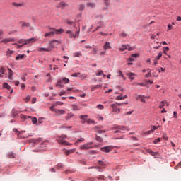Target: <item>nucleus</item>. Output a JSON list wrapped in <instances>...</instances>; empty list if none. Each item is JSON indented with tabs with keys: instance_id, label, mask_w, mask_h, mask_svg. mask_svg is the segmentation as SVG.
<instances>
[{
	"instance_id": "5fc2aeb1",
	"label": "nucleus",
	"mask_w": 181,
	"mask_h": 181,
	"mask_svg": "<svg viewBox=\"0 0 181 181\" xmlns=\"http://www.w3.org/2000/svg\"><path fill=\"white\" fill-rule=\"evenodd\" d=\"M98 163H99L100 166H105V163H104L103 161L99 160L98 161Z\"/></svg>"
},
{
	"instance_id": "412c9836",
	"label": "nucleus",
	"mask_w": 181,
	"mask_h": 181,
	"mask_svg": "<svg viewBox=\"0 0 181 181\" xmlns=\"http://www.w3.org/2000/svg\"><path fill=\"white\" fill-rule=\"evenodd\" d=\"M127 76H128L130 80H134L135 78H134V76H135V74L132 73V72H129L127 74Z\"/></svg>"
},
{
	"instance_id": "69168bd1",
	"label": "nucleus",
	"mask_w": 181,
	"mask_h": 181,
	"mask_svg": "<svg viewBox=\"0 0 181 181\" xmlns=\"http://www.w3.org/2000/svg\"><path fill=\"white\" fill-rule=\"evenodd\" d=\"M139 55L138 54H132V57H134L135 59H136V57H138Z\"/></svg>"
},
{
	"instance_id": "e2e57ef3",
	"label": "nucleus",
	"mask_w": 181,
	"mask_h": 181,
	"mask_svg": "<svg viewBox=\"0 0 181 181\" xmlns=\"http://www.w3.org/2000/svg\"><path fill=\"white\" fill-rule=\"evenodd\" d=\"M0 73H1L2 74H5V69L4 68H1Z\"/></svg>"
},
{
	"instance_id": "c03bdc74",
	"label": "nucleus",
	"mask_w": 181,
	"mask_h": 181,
	"mask_svg": "<svg viewBox=\"0 0 181 181\" xmlns=\"http://www.w3.org/2000/svg\"><path fill=\"white\" fill-rule=\"evenodd\" d=\"M95 139L98 141V142H103V139L99 136H96Z\"/></svg>"
},
{
	"instance_id": "6e6552de",
	"label": "nucleus",
	"mask_w": 181,
	"mask_h": 181,
	"mask_svg": "<svg viewBox=\"0 0 181 181\" xmlns=\"http://www.w3.org/2000/svg\"><path fill=\"white\" fill-rule=\"evenodd\" d=\"M13 132H16V135L18 136V138H19L20 139H25V138H28L25 137L23 136H22V134H23V132H26V131H18V129H13Z\"/></svg>"
},
{
	"instance_id": "09e8293b",
	"label": "nucleus",
	"mask_w": 181,
	"mask_h": 181,
	"mask_svg": "<svg viewBox=\"0 0 181 181\" xmlns=\"http://www.w3.org/2000/svg\"><path fill=\"white\" fill-rule=\"evenodd\" d=\"M158 60H159V54H158L156 57V60L154 61V66H156V64H158Z\"/></svg>"
},
{
	"instance_id": "f8f14e48",
	"label": "nucleus",
	"mask_w": 181,
	"mask_h": 181,
	"mask_svg": "<svg viewBox=\"0 0 181 181\" xmlns=\"http://www.w3.org/2000/svg\"><path fill=\"white\" fill-rule=\"evenodd\" d=\"M110 107L112 108L113 112H116V114H119V112H121V110L117 107V105L112 104Z\"/></svg>"
},
{
	"instance_id": "a18cd8bd",
	"label": "nucleus",
	"mask_w": 181,
	"mask_h": 181,
	"mask_svg": "<svg viewBox=\"0 0 181 181\" xmlns=\"http://www.w3.org/2000/svg\"><path fill=\"white\" fill-rule=\"evenodd\" d=\"M13 45H16L17 49H21V48L23 47V45H18V43H14Z\"/></svg>"
},
{
	"instance_id": "a878e982",
	"label": "nucleus",
	"mask_w": 181,
	"mask_h": 181,
	"mask_svg": "<svg viewBox=\"0 0 181 181\" xmlns=\"http://www.w3.org/2000/svg\"><path fill=\"white\" fill-rule=\"evenodd\" d=\"M25 54H18L16 57V60H23Z\"/></svg>"
},
{
	"instance_id": "58836bf2",
	"label": "nucleus",
	"mask_w": 181,
	"mask_h": 181,
	"mask_svg": "<svg viewBox=\"0 0 181 181\" xmlns=\"http://www.w3.org/2000/svg\"><path fill=\"white\" fill-rule=\"evenodd\" d=\"M8 158H11L12 159H13L15 158V154L13 153V152H10L8 153Z\"/></svg>"
},
{
	"instance_id": "0e129e2a",
	"label": "nucleus",
	"mask_w": 181,
	"mask_h": 181,
	"mask_svg": "<svg viewBox=\"0 0 181 181\" xmlns=\"http://www.w3.org/2000/svg\"><path fill=\"white\" fill-rule=\"evenodd\" d=\"M80 56H81V53L80 52H76L75 54V57H80Z\"/></svg>"
},
{
	"instance_id": "1a4fd4ad",
	"label": "nucleus",
	"mask_w": 181,
	"mask_h": 181,
	"mask_svg": "<svg viewBox=\"0 0 181 181\" xmlns=\"http://www.w3.org/2000/svg\"><path fill=\"white\" fill-rule=\"evenodd\" d=\"M115 129H117L116 131H114L115 134H118L119 131H127L128 129V127H124V126H115Z\"/></svg>"
},
{
	"instance_id": "774afa93",
	"label": "nucleus",
	"mask_w": 181,
	"mask_h": 181,
	"mask_svg": "<svg viewBox=\"0 0 181 181\" xmlns=\"http://www.w3.org/2000/svg\"><path fill=\"white\" fill-rule=\"evenodd\" d=\"M55 104H57V105H63V102L58 101Z\"/></svg>"
},
{
	"instance_id": "de8ad7c7",
	"label": "nucleus",
	"mask_w": 181,
	"mask_h": 181,
	"mask_svg": "<svg viewBox=\"0 0 181 181\" xmlns=\"http://www.w3.org/2000/svg\"><path fill=\"white\" fill-rule=\"evenodd\" d=\"M163 139H164V141H168V136H166V134L164 132H163Z\"/></svg>"
},
{
	"instance_id": "37998d69",
	"label": "nucleus",
	"mask_w": 181,
	"mask_h": 181,
	"mask_svg": "<svg viewBox=\"0 0 181 181\" xmlns=\"http://www.w3.org/2000/svg\"><path fill=\"white\" fill-rule=\"evenodd\" d=\"M98 110H104V105L99 104L97 105Z\"/></svg>"
},
{
	"instance_id": "6ab92c4d",
	"label": "nucleus",
	"mask_w": 181,
	"mask_h": 181,
	"mask_svg": "<svg viewBox=\"0 0 181 181\" xmlns=\"http://www.w3.org/2000/svg\"><path fill=\"white\" fill-rule=\"evenodd\" d=\"M111 49V43L107 42L105 43V45H103V49L104 50H108Z\"/></svg>"
},
{
	"instance_id": "4be33fe9",
	"label": "nucleus",
	"mask_w": 181,
	"mask_h": 181,
	"mask_svg": "<svg viewBox=\"0 0 181 181\" xmlns=\"http://www.w3.org/2000/svg\"><path fill=\"white\" fill-rule=\"evenodd\" d=\"M156 128H157L156 126H153V129L144 132V135H149V134H152V132H153V131H155V129H156Z\"/></svg>"
},
{
	"instance_id": "dca6fc26",
	"label": "nucleus",
	"mask_w": 181,
	"mask_h": 181,
	"mask_svg": "<svg viewBox=\"0 0 181 181\" xmlns=\"http://www.w3.org/2000/svg\"><path fill=\"white\" fill-rule=\"evenodd\" d=\"M9 42H15V38H5L1 41V43H9Z\"/></svg>"
},
{
	"instance_id": "b1692460",
	"label": "nucleus",
	"mask_w": 181,
	"mask_h": 181,
	"mask_svg": "<svg viewBox=\"0 0 181 181\" xmlns=\"http://www.w3.org/2000/svg\"><path fill=\"white\" fill-rule=\"evenodd\" d=\"M74 117V115L73 113H68L67 115L65 117V119L66 121H69L70 118H73Z\"/></svg>"
},
{
	"instance_id": "4d7b16f0",
	"label": "nucleus",
	"mask_w": 181,
	"mask_h": 181,
	"mask_svg": "<svg viewBox=\"0 0 181 181\" xmlns=\"http://www.w3.org/2000/svg\"><path fill=\"white\" fill-rule=\"evenodd\" d=\"M104 74V71H100L98 74H96V76H103Z\"/></svg>"
},
{
	"instance_id": "052dcab7",
	"label": "nucleus",
	"mask_w": 181,
	"mask_h": 181,
	"mask_svg": "<svg viewBox=\"0 0 181 181\" xmlns=\"http://www.w3.org/2000/svg\"><path fill=\"white\" fill-rule=\"evenodd\" d=\"M120 36H121L122 37H127V33H122L120 34Z\"/></svg>"
},
{
	"instance_id": "f704fd0d",
	"label": "nucleus",
	"mask_w": 181,
	"mask_h": 181,
	"mask_svg": "<svg viewBox=\"0 0 181 181\" xmlns=\"http://www.w3.org/2000/svg\"><path fill=\"white\" fill-rule=\"evenodd\" d=\"M57 105V104H55V103L52 105V106L49 107L50 111H53V112H56L57 109H54V107H56Z\"/></svg>"
},
{
	"instance_id": "7c9ffc66",
	"label": "nucleus",
	"mask_w": 181,
	"mask_h": 181,
	"mask_svg": "<svg viewBox=\"0 0 181 181\" xmlns=\"http://www.w3.org/2000/svg\"><path fill=\"white\" fill-rule=\"evenodd\" d=\"M73 111H80V107L76 105H72Z\"/></svg>"
},
{
	"instance_id": "473e14b6",
	"label": "nucleus",
	"mask_w": 181,
	"mask_h": 181,
	"mask_svg": "<svg viewBox=\"0 0 181 181\" xmlns=\"http://www.w3.org/2000/svg\"><path fill=\"white\" fill-rule=\"evenodd\" d=\"M28 118H31L33 124H36L37 122V119L31 116H28Z\"/></svg>"
},
{
	"instance_id": "6e6d98bb",
	"label": "nucleus",
	"mask_w": 181,
	"mask_h": 181,
	"mask_svg": "<svg viewBox=\"0 0 181 181\" xmlns=\"http://www.w3.org/2000/svg\"><path fill=\"white\" fill-rule=\"evenodd\" d=\"M169 30H172V25H170V24L168 25L167 32H169Z\"/></svg>"
},
{
	"instance_id": "79ce46f5",
	"label": "nucleus",
	"mask_w": 181,
	"mask_h": 181,
	"mask_svg": "<svg viewBox=\"0 0 181 181\" xmlns=\"http://www.w3.org/2000/svg\"><path fill=\"white\" fill-rule=\"evenodd\" d=\"M79 142H84V138H81V139H78L77 141H76L75 145H78Z\"/></svg>"
},
{
	"instance_id": "39448f33",
	"label": "nucleus",
	"mask_w": 181,
	"mask_h": 181,
	"mask_svg": "<svg viewBox=\"0 0 181 181\" xmlns=\"http://www.w3.org/2000/svg\"><path fill=\"white\" fill-rule=\"evenodd\" d=\"M93 142H89L80 146V149L82 151H88V149H93Z\"/></svg>"
},
{
	"instance_id": "cd10ccee",
	"label": "nucleus",
	"mask_w": 181,
	"mask_h": 181,
	"mask_svg": "<svg viewBox=\"0 0 181 181\" xmlns=\"http://www.w3.org/2000/svg\"><path fill=\"white\" fill-rule=\"evenodd\" d=\"M88 77L87 74H83L79 76V78H81V80H86V78Z\"/></svg>"
},
{
	"instance_id": "c756f323",
	"label": "nucleus",
	"mask_w": 181,
	"mask_h": 181,
	"mask_svg": "<svg viewBox=\"0 0 181 181\" xmlns=\"http://www.w3.org/2000/svg\"><path fill=\"white\" fill-rule=\"evenodd\" d=\"M3 86L4 88H6V90H11V86H9L6 82L3 83Z\"/></svg>"
},
{
	"instance_id": "c9c22d12",
	"label": "nucleus",
	"mask_w": 181,
	"mask_h": 181,
	"mask_svg": "<svg viewBox=\"0 0 181 181\" xmlns=\"http://www.w3.org/2000/svg\"><path fill=\"white\" fill-rule=\"evenodd\" d=\"M86 8V6L84 4H79L78 5V9L79 11H84V8Z\"/></svg>"
},
{
	"instance_id": "ddd939ff",
	"label": "nucleus",
	"mask_w": 181,
	"mask_h": 181,
	"mask_svg": "<svg viewBox=\"0 0 181 181\" xmlns=\"http://www.w3.org/2000/svg\"><path fill=\"white\" fill-rule=\"evenodd\" d=\"M63 152L65 153V155H66V156H69V155H70L71 153H74V152H76V148H72L70 150L64 149Z\"/></svg>"
},
{
	"instance_id": "13d9d810",
	"label": "nucleus",
	"mask_w": 181,
	"mask_h": 181,
	"mask_svg": "<svg viewBox=\"0 0 181 181\" xmlns=\"http://www.w3.org/2000/svg\"><path fill=\"white\" fill-rule=\"evenodd\" d=\"M64 94H67V92L66 91H62L59 93V97H62V95H64Z\"/></svg>"
},
{
	"instance_id": "f257e3e1",
	"label": "nucleus",
	"mask_w": 181,
	"mask_h": 181,
	"mask_svg": "<svg viewBox=\"0 0 181 181\" xmlns=\"http://www.w3.org/2000/svg\"><path fill=\"white\" fill-rule=\"evenodd\" d=\"M49 30H52L49 33H46L44 36L45 37H52V36H54V35H62V33H64V30L63 28L56 29L54 28H49Z\"/></svg>"
},
{
	"instance_id": "aec40b11",
	"label": "nucleus",
	"mask_w": 181,
	"mask_h": 181,
	"mask_svg": "<svg viewBox=\"0 0 181 181\" xmlns=\"http://www.w3.org/2000/svg\"><path fill=\"white\" fill-rule=\"evenodd\" d=\"M52 49H50V47L49 48H43L40 47L38 48V52H51Z\"/></svg>"
},
{
	"instance_id": "3c124183",
	"label": "nucleus",
	"mask_w": 181,
	"mask_h": 181,
	"mask_svg": "<svg viewBox=\"0 0 181 181\" xmlns=\"http://www.w3.org/2000/svg\"><path fill=\"white\" fill-rule=\"evenodd\" d=\"M24 100L25 103H29V101H30V96H27L25 98H24Z\"/></svg>"
},
{
	"instance_id": "2f4dec72",
	"label": "nucleus",
	"mask_w": 181,
	"mask_h": 181,
	"mask_svg": "<svg viewBox=\"0 0 181 181\" xmlns=\"http://www.w3.org/2000/svg\"><path fill=\"white\" fill-rule=\"evenodd\" d=\"M81 76V74L80 72L74 73L71 75V77H79Z\"/></svg>"
},
{
	"instance_id": "338daca9",
	"label": "nucleus",
	"mask_w": 181,
	"mask_h": 181,
	"mask_svg": "<svg viewBox=\"0 0 181 181\" xmlns=\"http://www.w3.org/2000/svg\"><path fill=\"white\" fill-rule=\"evenodd\" d=\"M106 131L105 130H98V134H103V133H105Z\"/></svg>"
},
{
	"instance_id": "9b49d317",
	"label": "nucleus",
	"mask_w": 181,
	"mask_h": 181,
	"mask_svg": "<svg viewBox=\"0 0 181 181\" xmlns=\"http://www.w3.org/2000/svg\"><path fill=\"white\" fill-rule=\"evenodd\" d=\"M80 119L81 120V124H86L87 122V119L88 118V115H82L79 116Z\"/></svg>"
},
{
	"instance_id": "a19ab883",
	"label": "nucleus",
	"mask_w": 181,
	"mask_h": 181,
	"mask_svg": "<svg viewBox=\"0 0 181 181\" xmlns=\"http://www.w3.org/2000/svg\"><path fill=\"white\" fill-rule=\"evenodd\" d=\"M13 6H16V8H19V6H22V4H18V3H13Z\"/></svg>"
},
{
	"instance_id": "bb28decb",
	"label": "nucleus",
	"mask_w": 181,
	"mask_h": 181,
	"mask_svg": "<svg viewBox=\"0 0 181 181\" xmlns=\"http://www.w3.org/2000/svg\"><path fill=\"white\" fill-rule=\"evenodd\" d=\"M149 153L151 155H152V156H154L155 158H158V156H159V153L158 152H153L152 150H150Z\"/></svg>"
},
{
	"instance_id": "c85d7f7f",
	"label": "nucleus",
	"mask_w": 181,
	"mask_h": 181,
	"mask_svg": "<svg viewBox=\"0 0 181 181\" xmlns=\"http://www.w3.org/2000/svg\"><path fill=\"white\" fill-rule=\"evenodd\" d=\"M66 23H67L68 25H74V28L75 29H78V28L76 27V23H74V22H73V21H66Z\"/></svg>"
},
{
	"instance_id": "20e7f679",
	"label": "nucleus",
	"mask_w": 181,
	"mask_h": 181,
	"mask_svg": "<svg viewBox=\"0 0 181 181\" xmlns=\"http://www.w3.org/2000/svg\"><path fill=\"white\" fill-rule=\"evenodd\" d=\"M35 42H36V40L35 39V37H33L27 40L20 39L18 41V43H19L20 45H23V46H25V45H30V43H35Z\"/></svg>"
},
{
	"instance_id": "680f3d73",
	"label": "nucleus",
	"mask_w": 181,
	"mask_h": 181,
	"mask_svg": "<svg viewBox=\"0 0 181 181\" xmlns=\"http://www.w3.org/2000/svg\"><path fill=\"white\" fill-rule=\"evenodd\" d=\"M116 100H123L122 99V95H120L119 96L116 97Z\"/></svg>"
},
{
	"instance_id": "4468645a",
	"label": "nucleus",
	"mask_w": 181,
	"mask_h": 181,
	"mask_svg": "<svg viewBox=\"0 0 181 181\" xmlns=\"http://www.w3.org/2000/svg\"><path fill=\"white\" fill-rule=\"evenodd\" d=\"M66 6H69V4L64 1H61L58 6H57V8H62V9H64Z\"/></svg>"
},
{
	"instance_id": "49530a36",
	"label": "nucleus",
	"mask_w": 181,
	"mask_h": 181,
	"mask_svg": "<svg viewBox=\"0 0 181 181\" xmlns=\"http://www.w3.org/2000/svg\"><path fill=\"white\" fill-rule=\"evenodd\" d=\"M8 76H13V71L10 68L8 69Z\"/></svg>"
},
{
	"instance_id": "f3484780",
	"label": "nucleus",
	"mask_w": 181,
	"mask_h": 181,
	"mask_svg": "<svg viewBox=\"0 0 181 181\" xmlns=\"http://www.w3.org/2000/svg\"><path fill=\"white\" fill-rule=\"evenodd\" d=\"M55 114H57V115H63L66 114V110L57 109L55 110Z\"/></svg>"
},
{
	"instance_id": "864d4df0",
	"label": "nucleus",
	"mask_w": 181,
	"mask_h": 181,
	"mask_svg": "<svg viewBox=\"0 0 181 181\" xmlns=\"http://www.w3.org/2000/svg\"><path fill=\"white\" fill-rule=\"evenodd\" d=\"M166 104L165 101H162L160 105V108H163V107H165V105Z\"/></svg>"
},
{
	"instance_id": "0eeeda50",
	"label": "nucleus",
	"mask_w": 181,
	"mask_h": 181,
	"mask_svg": "<svg viewBox=\"0 0 181 181\" xmlns=\"http://www.w3.org/2000/svg\"><path fill=\"white\" fill-rule=\"evenodd\" d=\"M134 47L129 46V45H122V47L119 49L120 52H124V50H129V52H131L134 50Z\"/></svg>"
},
{
	"instance_id": "423d86ee",
	"label": "nucleus",
	"mask_w": 181,
	"mask_h": 181,
	"mask_svg": "<svg viewBox=\"0 0 181 181\" xmlns=\"http://www.w3.org/2000/svg\"><path fill=\"white\" fill-rule=\"evenodd\" d=\"M112 149H114V146H105V147L100 148V151L102 152H105V153H109V152H111V151H112Z\"/></svg>"
},
{
	"instance_id": "603ef678",
	"label": "nucleus",
	"mask_w": 181,
	"mask_h": 181,
	"mask_svg": "<svg viewBox=\"0 0 181 181\" xmlns=\"http://www.w3.org/2000/svg\"><path fill=\"white\" fill-rule=\"evenodd\" d=\"M87 124H94V120H92L91 119H88L86 120Z\"/></svg>"
},
{
	"instance_id": "5701e85b",
	"label": "nucleus",
	"mask_w": 181,
	"mask_h": 181,
	"mask_svg": "<svg viewBox=\"0 0 181 181\" xmlns=\"http://www.w3.org/2000/svg\"><path fill=\"white\" fill-rule=\"evenodd\" d=\"M86 6H88V8H95V3L88 2Z\"/></svg>"
},
{
	"instance_id": "e433bc0d",
	"label": "nucleus",
	"mask_w": 181,
	"mask_h": 181,
	"mask_svg": "<svg viewBox=\"0 0 181 181\" xmlns=\"http://www.w3.org/2000/svg\"><path fill=\"white\" fill-rule=\"evenodd\" d=\"M62 81L64 83V84H69V83H70V79L67 78H64L62 79Z\"/></svg>"
},
{
	"instance_id": "bf43d9fd",
	"label": "nucleus",
	"mask_w": 181,
	"mask_h": 181,
	"mask_svg": "<svg viewBox=\"0 0 181 181\" xmlns=\"http://www.w3.org/2000/svg\"><path fill=\"white\" fill-rule=\"evenodd\" d=\"M143 97H144V95H137L136 97V98L137 100H141Z\"/></svg>"
},
{
	"instance_id": "8fccbe9b",
	"label": "nucleus",
	"mask_w": 181,
	"mask_h": 181,
	"mask_svg": "<svg viewBox=\"0 0 181 181\" xmlns=\"http://www.w3.org/2000/svg\"><path fill=\"white\" fill-rule=\"evenodd\" d=\"M147 71H148V74H146L145 77L146 78L151 77V69H148Z\"/></svg>"
},
{
	"instance_id": "393cba45",
	"label": "nucleus",
	"mask_w": 181,
	"mask_h": 181,
	"mask_svg": "<svg viewBox=\"0 0 181 181\" xmlns=\"http://www.w3.org/2000/svg\"><path fill=\"white\" fill-rule=\"evenodd\" d=\"M105 4L104 9H108V6H110V0H103Z\"/></svg>"
},
{
	"instance_id": "ea45409f",
	"label": "nucleus",
	"mask_w": 181,
	"mask_h": 181,
	"mask_svg": "<svg viewBox=\"0 0 181 181\" xmlns=\"http://www.w3.org/2000/svg\"><path fill=\"white\" fill-rule=\"evenodd\" d=\"M166 52H169V47H163V52L164 53V54H166Z\"/></svg>"
},
{
	"instance_id": "72a5a7b5",
	"label": "nucleus",
	"mask_w": 181,
	"mask_h": 181,
	"mask_svg": "<svg viewBox=\"0 0 181 181\" xmlns=\"http://www.w3.org/2000/svg\"><path fill=\"white\" fill-rule=\"evenodd\" d=\"M13 54V51H11V49H8L6 52L7 57H11V56Z\"/></svg>"
},
{
	"instance_id": "4c0bfd02",
	"label": "nucleus",
	"mask_w": 181,
	"mask_h": 181,
	"mask_svg": "<svg viewBox=\"0 0 181 181\" xmlns=\"http://www.w3.org/2000/svg\"><path fill=\"white\" fill-rule=\"evenodd\" d=\"M98 88H101V85H95L93 88H92L91 91H94V90H97Z\"/></svg>"
},
{
	"instance_id": "9d476101",
	"label": "nucleus",
	"mask_w": 181,
	"mask_h": 181,
	"mask_svg": "<svg viewBox=\"0 0 181 181\" xmlns=\"http://www.w3.org/2000/svg\"><path fill=\"white\" fill-rule=\"evenodd\" d=\"M55 43H56V45H62V41L57 40H53L52 41H51L49 42V47L52 50H53V49H54Z\"/></svg>"
},
{
	"instance_id": "a211bd4d",
	"label": "nucleus",
	"mask_w": 181,
	"mask_h": 181,
	"mask_svg": "<svg viewBox=\"0 0 181 181\" xmlns=\"http://www.w3.org/2000/svg\"><path fill=\"white\" fill-rule=\"evenodd\" d=\"M56 87L57 88H63L64 87V85H63V81L62 80H59L56 83Z\"/></svg>"
},
{
	"instance_id": "2eb2a0df",
	"label": "nucleus",
	"mask_w": 181,
	"mask_h": 181,
	"mask_svg": "<svg viewBox=\"0 0 181 181\" xmlns=\"http://www.w3.org/2000/svg\"><path fill=\"white\" fill-rule=\"evenodd\" d=\"M19 25L21 26V28H29L30 26V23H26L25 21H21L19 23Z\"/></svg>"
},
{
	"instance_id": "7ed1b4c3",
	"label": "nucleus",
	"mask_w": 181,
	"mask_h": 181,
	"mask_svg": "<svg viewBox=\"0 0 181 181\" xmlns=\"http://www.w3.org/2000/svg\"><path fill=\"white\" fill-rule=\"evenodd\" d=\"M66 138H67V135L62 134V136H59L57 137V141L58 144H60V145H70L69 142L66 141Z\"/></svg>"
},
{
	"instance_id": "f03ea898",
	"label": "nucleus",
	"mask_w": 181,
	"mask_h": 181,
	"mask_svg": "<svg viewBox=\"0 0 181 181\" xmlns=\"http://www.w3.org/2000/svg\"><path fill=\"white\" fill-rule=\"evenodd\" d=\"M66 33L69 35V39H76V37H78L80 36V27L76 28V31L75 33L71 30H66Z\"/></svg>"
}]
</instances>
